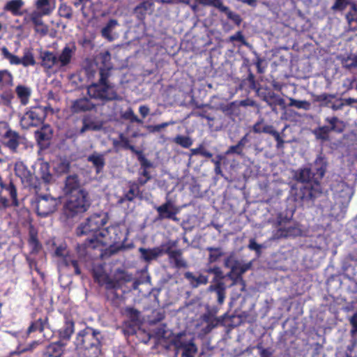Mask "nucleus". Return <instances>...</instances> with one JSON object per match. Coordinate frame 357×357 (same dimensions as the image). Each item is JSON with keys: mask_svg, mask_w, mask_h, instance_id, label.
Listing matches in <instances>:
<instances>
[{"mask_svg": "<svg viewBox=\"0 0 357 357\" xmlns=\"http://www.w3.org/2000/svg\"><path fill=\"white\" fill-rule=\"evenodd\" d=\"M314 165L316 172H312L310 168L305 167L295 171L293 175L296 181L307 184L303 192L306 199L318 198L322 193L319 183L326 173L327 162L321 154L317 155Z\"/></svg>", "mask_w": 357, "mask_h": 357, "instance_id": "obj_1", "label": "nucleus"}, {"mask_svg": "<svg viewBox=\"0 0 357 357\" xmlns=\"http://www.w3.org/2000/svg\"><path fill=\"white\" fill-rule=\"evenodd\" d=\"M107 215L105 213H97L87 218L86 222L81 225L77 229V234L82 236L92 233V237L88 238L84 243L77 245V252L80 257L85 258L91 250H94L101 245L98 236H102L100 229L106 225Z\"/></svg>", "mask_w": 357, "mask_h": 357, "instance_id": "obj_2", "label": "nucleus"}, {"mask_svg": "<svg viewBox=\"0 0 357 357\" xmlns=\"http://www.w3.org/2000/svg\"><path fill=\"white\" fill-rule=\"evenodd\" d=\"M102 340L99 330L86 326L76 334L73 344L75 349L83 355L97 357L101 351Z\"/></svg>", "mask_w": 357, "mask_h": 357, "instance_id": "obj_3", "label": "nucleus"}, {"mask_svg": "<svg viewBox=\"0 0 357 357\" xmlns=\"http://www.w3.org/2000/svg\"><path fill=\"white\" fill-rule=\"evenodd\" d=\"M99 75L98 82L89 86L87 89L89 96L92 98L105 102L121 100L114 89V86L108 80L111 73L107 69H102L99 72Z\"/></svg>", "mask_w": 357, "mask_h": 357, "instance_id": "obj_4", "label": "nucleus"}, {"mask_svg": "<svg viewBox=\"0 0 357 357\" xmlns=\"http://www.w3.org/2000/svg\"><path fill=\"white\" fill-rule=\"evenodd\" d=\"M328 125L319 126L312 130L316 139L322 142H328L330 140V133L334 132L335 133H342L345 128L344 121L340 120L337 116H328L324 119Z\"/></svg>", "mask_w": 357, "mask_h": 357, "instance_id": "obj_5", "label": "nucleus"}, {"mask_svg": "<svg viewBox=\"0 0 357 357\" xmlns=\"http://www.w3.org/2000/svg\"><path fill=\"white\" fill-rule=\"evenodd\" d=\"M294 211L291 209L287 211L286 214L280 213L278 216V223L279 228L273 234V238L278 239L283 237L296 236L300 233V230L296 227L291 225V220L293 217Z\"/></svg>", "mask_w": 357, "mask_h": 357, "instance_id": "obj_6", "label": "nucleus"}, {"mask_svg": "<svg viewBox=\"0 0 357 357\" xmlns=\"http://www.w3.org/2000/svg\"><path fill=\"white\" fill-rule=\"evenodd\" d=\"M63 191L70 201H86L88 193L80 188L78 176L75 174L66 177Z\"/></svg>", "mask_w": 357, "mask_h": 357, "instance_id": "obj_7", "label": "nucleus"}, {"mask_svg": "<svg viewBox=\"0 0 357 357\" xmlns=\"http://www.w3.org/2000/svg\"><path fill=\"white\" fill-rule=\"evenodd\" d=\"M177 350L182 351L181 357H195L197 348L192 338H188L185 333L177 334L172 340Z\"/></svg>", "mask_w": 357, "mask_h": 357, "instance_id": "obj_8", "label": "nucleus"}, {"mask_svg": "<svg viewBox=\"0 0 357 357\" xmlns=\"http://www.w3.org/2000/svg\"><path fill=\"white\" fill-rule=\"evenodd\" d=\"M176 242L169 241L165 243L164 254H167L171 264L176 268H185L188 267L187 261L183 259L181 249L173 250Z\"/></svg>", "mask_w": 357, "mask_h": 357, "instance_id": "obj_9", "label": "nucleus"}, {"mask_svg": "<svg viewBox=\"0 0 357 357\" xmlns=\"http://www.w3.org/2000/svg\"><path fill=\"white\" fill-rule=\"evenodd\" d=\"M75 332V322L72 318L68 316L64 317L63 325L59 330V340L56 342L61 344L66 348L67 343L70 341V337Z\"/></svg>", "mask_w": 357, "mask_h": 357, "instance_id": "obj_10", "label": "nucleus"}, {"mask_svg": "<svg viewBox=\"0 0 357 357\" xmlns=\"http://www.w3.org/2000/svg\"><path fill=\"white\" fill-rule=\"evenodd\" d=\"M1 51L3 58L8 60L10 64H22L24 66L26 67L33 66L36 63L33 56L30 53L26 54L22 59H20L17 56L11 54L6 47H2Z\"/></svg>", "mask_w": 357, "mask_h": 357, "instance_id": "obj_11", "label": "nucleus"}, {"mask_svg": "<svg viewBox=\"0 0 357 357\" xmlns=\"http://www.w3.org/2000/svg\"><path fill=\"white\" fill-rule=\"evenodd\" d=\"M15 174L20 178L22 183L26 187L37 188L36 177L31 173L30 170L22 163L17 165L15 167Z\"/></svg>", "mask_w": 357, "mask_h": 357, "instance_id": "obj_12", "label": "nucleus"}, {"mask_svg": "<svg viewBox=\"0 0 357 357\" xmlns=\"http://www.w3.org/2000/svg\"><path fill=\"white\" fill-rule=\"evenodd\" d=\"M89 202H64L63 213L67 218H73L86 211Z\"/></svg>", "mask_w": 357, "mask_h": 357, "instance_id": "obj_13", "label": "nucleus"}, {"mask_svg": "<svg viewBox=\"0 0 357 357\" xmlns=\"http://www.w3.org/2000/svg\"><path fill=\"white\" fill-rule=\"evenodd\" d=\"M75 51L76 46L74 43L66 45L56 55L57 68L61 69L68 66L71 63Z\"/></svg>", "mask_w": 357, "mask_h": 357, "instance_id": "obj_14", "label": "nucleus"}, {"mask_svg": "<svg viewBox=\"0 0 357 357\" xmlns=\"http://www.w3.org/2000/svg\"><path fill=\"white\" fill-rule=\"evenodd\" d=\"M42 121L40 116L36 111L30 110L26 112L20 118V125L23 129H29L30 127H36Z\"/></svg>", "mask_w": 357, "mask_h": 357, "instance_id": "obj_15", "label": "nucleus"}, {"mask_svg": "<svg viewBox=\"0 0 357 357\" xmlns=\"http://www.w3.org/2000/svg\"><path fill=\"white\" fill-rule=\"evenodd\" d=\"M160 219L176 220V215L179 208L174 204V202H165L162 205L156 208Z\"/></svg>", "mask_w": 357, "mask_h": 357, "instance_id": "obj_16", "label": "nucleus"}, {"mask_svg": "<svg viewBox=\"0 0 357 357\" xmlns=\"http://www.w3.org/2000/svg\"><path fill=\"white\" fill-rule=\"evenodd\" d=\"M217 310H208L202 316L203 321L206 324L203 328L205 334L209 333L213 328L220 323V319L216 317Z\"/></svg>", "mask_w": 357, "mask_h": 357, "instance_id": "obj_17", "label": "nucleus"}, {"mask_svg": "<svg viewBox=\"0 0 357 357\" xmlns=\"http://www.w3.org/2000/svg\"><path fill=\"white\" fill-rule=\"evenodd\" d=\"M105 286L107 291L106 296L108 299L116 302L121 298L122 296L118 292L121 287L119 281L107 278L105 280Z\"/></svg>", "mask_w": 357, "mask_h": 357, "instance_id": "obj_18", "label": "nucleus"}, {"mask_svg": "<svg viewBox=\"0 0 357 357\" xmlns=\"http://www.w3.org/2000/svg\"><path fill=\"white\" fill-rule=\"evenodd\" d=\"M4 138L6 139L4 143L5 146L13 153H17L21 140L20 134L10 129L5 133Z\"/></svg>", "mask_w": 357, "mask_h": 357, "instance_id": "obj_19", "label": "nucleus"}, {"mask_svg": "<svg viewBox=\"0 0 357 357\" xmlns=\"http://www.w3.org/2000/svg\"><path fill=\"white\" fill-rule=\"evenodd\" d=\"M263 100L275 114H278V112L277 109L278 105L280 106L282 109H285L286 107L284 100L274 92L268 93L267 95L264 96Z\"/></svg>", "mask_w": 357, "mask_h": 357, "instance_id": "obj_20", "label": "nucleus"}, {"mask_svg": "<svg viewBox=\"0 0 357 357\" xmlns=\"http://www.w3.org/2000/svg\"><path fill=\"white\" fill-rule=\"evenodd\" d=\"M164 250L165 243L152 249H146L144 248H139V252L141 254L142 258L146 261H150L164 255Z\"/></svg>", "mask_w": 357, "mask_h": 357, "instance_id": "obj_21", "label": "nucleus"}, {"mask_svg": "<svg viewBox=\"0 0 357 357\" xmlns=\"http://www.w3.org/2000/svg\"><path fill=\"white\" fill-rule=\"evenodd\" d=\"M153 3L150 1H145L137 5L134 9V14L139 20L145 19L147 14H152L154 10Z\"/></svg>", "mask_w": 357, "mask_h": 357, "instance_id": "obj_22", "label": "nucleus"}, {"mask_svg": "<svg viewBox=\"0 0 357 357\" xmlns=\"http://www.w3.org/2000/svg\"><path fill=\"white\" fill-rule=\"evenodd\" d=\"M95 107V105L87 98H79L73 102L71 109L73 113H79L90 111Z\"/></svg>", "mask_w": 357, "mask_h": 357, "instance_id": "obj_23", "label": "nucleus"}, {"mask_svg": "<svg viewBox=\"0 0 357 357\" xmlns=\"http://www.w3.org/2000/svg\"><path fill=\"white\" fill-rule=\"evenodd\" d=\"M328 215L335 220H340L344 217L347 204L345 202H331Z\"/></svg>", "mask_w": 357, "mask_h": 357, "instance_id": "obj_24", "label": "nucleus"}, {"mask_svg": "<svg viewBox=\"0 0 357 357\" xmlns=\"http://www.w3.org/2000/svg\"><path fill=\"white\" fill-rule=\"evenodd\" d=\"M82 127L79 130V134L82 135L86 131H100L102 129V123L95 121L89 116H85L82 119Z\"/></svg>", "mask_w": 357, "mask_h": 357, "instance_id": "obj_25", "label": "nucleus"}, {"mask_svg": "<svg viewBox=\"0 0 357 357\" xmlns=\"http://www.w3.org/2000/svg\"><path fill=\"white\" fill-rule=\"evenodd\" d=\"M184 277L188 280L192 288H197L200 285H204L208 282V277L201 273L198 275H195L192 272L188 271L184 273Z\"/></svg>", "mask_w": 357, "mask_h": 357, "instance_id": "obj_26", "label": "nucleus"}, {"mask_svg": "<svg viewBox=\"0 0 357 357\" xmlns=\"http://www.w3.org/2000/svg\"><path fill=\"white\" fill-rule=\"evenodd\" d=\"M65 349L62 344L53 342L46 347L42 357H61L64 354Z\"/></svg>", "mask_w": 357, "mask_h": 357, "instance_id": "obj_27", "label": "nucleus"}, {"mask_svg": "<svg viewBox=\"0 0 357 357\" xmlns=\"http://www.w3.org/2000/svg\"><path fill=\"white\" fill-rule=\"evenodd\" d=\"M37 214L45 218L54 213L57 208L56 202H36Z\"/></svg>", "mask_w": 357, "mask_h": 357, "instance_id": "obj_28", "label": "nucleus"}, {"mask_svg": "<svg viewBox=\"0 0 357 357\" xmlns=\"http://www.w3.org/2000/svg\"><path fill=\"white\" fill-rule=\"evenodd\" d=\"M312 97L314 102L319 103L320 107L330 108L336 98V94L322 93L320 94H313Z\"/></svg>", "mask_w": 357, "mask_h": 357, "instance_id": "obj_29", "label": "nucleus"}, {"mask_svg": "<svg viewBox=\"0 0 357 357\" xmlns=\"http://www.w3.org/2000/svg\"><path fill=\"white\" fill-rule=\"evenodd\" d=\"M208 291L215 293L217 302L219 305L224 303L226 297V287L224 282H218L215 284L210 285Z\"/></svg>", "mask_w": 357, "mask_h": 357, "instance_id": "obj_30", "label": "nucleus"}, {"mask_svg": "<svg viewBox=\"0 0 357 357\" xmlns=\"http://www.w3.org/2000/svg\"><path fill=\"white\" fill-rule=\"evenodd\" d=\"M238 268L236 271V274L234 275V278L231 279L233 282L231 285H240V290L241 291H245V281L242 278V274H243L245 271H247L250 268L249 264H242L240 261L238 262Z\"/></svg>", "mask_w": 357, "mask_h": 357, "instance_id": "obj_31", "label": "nucleus"}, {"mask_svg": "<svg viewBox=\"0 0 357 357\" xmlns=\"http://www.w3.org/2000/svg\"><path fill=\"white\" fill-rule=\"evenodd\" d=\"M105 154L93 152L87 158V160L91 162L96 168L97 174L101 172L105 165Z\"/></svg>", "mask_w": 357, "mask_h": 357, "instance_id": "obj_32", "label": "nucleus"}, {"mask_svg": "<svg viewBox=\"0 0 357 357\" xmlns=\"http://www.w3.org/2000/svg\"><path fill=\"white\" fill-rule=\"evenodd\" d=\"M41 66L47 69H51L53 67L57 68L56 54L52 52L45 51L41 52Z\"/></svg>", "mask_w": 357, "mask_h": 357, "instance_id": "obj_33", "label": "nucleus"}, {"mask_svg": "<svg viewBox=\"0 0 357 357\" xmlns=\"http://www.w3.org/2000/svg\"><path fill=\"white\" fill-rule=\"evenodd\" d=\"M44 15H45L33 10L25 15L23 22L26 25L31 24L35 28L38 25H42L43 16Z\"/></svg>", "mask_w": 357, "mask_h": 357, "instance_id": "obj_34", "label": "nucleus"}, {"mask_svg": "<svg viewBox=\"0 0 357 357\" xmlns=\"http://www.w3.org/2000/svg\"><path fill=\"white\" fill-rule=\"evenodd\" d=\"M35 137L38 143L48 141L52 135V130L49 125H44L35 131Z\"/></svg>", "mask_w": 357, "mask_h": 357, "instance_id": "obj_35", "label": "nucleus"}, {"mask_svg": "<svg viewBox=\"0 0 357 357\" xmlns=\"http://www.w3.org/2000/svg\"><path fill=\"white\" fill-rule=\"evenodd\" d=\"M238 262L234 256V255L231 254L229 257H227L225 259V266L226 268H230L231 271L227 273V277H228L229 279H234V275L236 274V271L238 269Z\"/></svg>", "mask_w": 357, "mask_h": 357, "instance_id": "obj_36", "label": "nucleus"}, {"mask_svg": "<svg viewBox=\"0 0 357 357\" xmlns=\"http://www.w3.org/2000/svg\"><path fill=\"white\" fill-rule=\"evenodd\" d=\"M15 92L20 100L21 104L23 105H27L31 94V89L24 85H18L15 88Z\"/></svg>", "mask_w": 357, "mask_h": 357, "instance_id": "obj_37", "label": "nucleus"}, {"mask_svg": "<svg viewBox=\"0 0 357 357\" xmlns=\"http://www.w3.org/2000/svg\"><path fill=\"white\" fill-rule=\"evenodd\" d=\"M38 176L45 183H50L53 181V176L50 172V165L47 162H42L39 164Z\"/></svg>", "mask_w": 357, "mask_h": 357, "instance_id": "obj_38", "label": "nucleus"}, {"mask_svg": "<svg viewBox=\"0 0 357 357\" xmlns=\"http://www.w3.org/2000/svg\"><path fill=\"white\" fill-rule=\"evenodd\" d=\"M345 18L348 24V30L351 31H355L357 30V27L352 26L353 22H357V4L355 3H351L350 10L346 14Z\"/></svg>", "mask_w": 357, "mask_h": 357, "instance_id": "obj_39", "label": "nucleus"}, {"mask_svg": "<svg viewBox=\"0 0 357 357\" xmlns=\"http://www.w3.org/2000/svg\"><path fill=\"white\" fill-rule=\"evenodd\" d=\"M36 12H40L45 15H50L54 9V5H52L50 0H36L35 3Z\"/></svg>", "mask_w": 357, "mask_h": 357, "instance_id": "obj_40", "label": "nucleus"}, {"mask_svg": "<svg viewBox=\"0 0 357 357\" xmlns=\"http://www.w3.org/2000/svg\"><path fill=\"white\" fill-rule=\"evenodd\" d=\"M262 132L269 134L272 135L275 141L277 142L276 147L278 149L283 148L284 141L280 137V133L274 128V127L271 125H264L261 130Z\"/></svg>", "mask_w": 357, "mask_h": 357, "instance_id": "obj_41", "label": "nucleus"}, {"mask_svg": "<svg viewBox=\"0 0 357 357\" xmlns=\"http://www.w3.org/2000/svg\"><path fill=\"white\" fill-rule=\"evenodd\" d=\"M47 317H45L44 319L40 318L33 321L27 328L26 335H29L31 333L36 331L42 333L47 327Z\"/></svg>", "mask_w": 357, "mask_h": 357, "instance_id": "obj_42", "label": "nucleus"}, {"mask_svg": "<svg viewBox=\"0 0 357 357\" xmlns=\"http://www.w3.org/2000/svg\"><path fill=\"white\" fill-rule=\"evenodd\" d=\"M24 5L22 0H10L6 3L4 6V10L10 12L14 15H20L22 13L20 9Z\"/></svg>", "mask_w": 357, "mask_h": 357, "instance_id": "obj_43", "label": "nucleus"}, {"mask_svg": "<svg viewBox=\"0 0 357 357\" xmlns=\"http://www.w3.org/2000/svg\"><path fill=\"white\" fill-rule=\"evenodd\" d=\"M117 25L118 21L116 20H110L101 31L102 37L109 41H112L114 40V36H112V33Z\"/></svg>", "mask_w": 357, "mask_h": 357, "instance_id": "obj_44", "label": "nucleus"}, {"mask_svg": "<svg viewBox=\"0 0 357 357\" xmlns=\"http://www.w3.org/2000/svg\"><path fill=\"white\" fill-rule=\"evenodd\" d=\"M140 325L141 324L125 320L122 326V332L126 336L133 335L139 329Z\"/></svg>", "mask_w": 357, "mask_h": 357, "instance_id": "obj_45", "label": "nucleus"}, {"mask_svg": "<svg viewBox=\"0 0 357 357\" xmlns=\"http://www.w3.org/2000/svg\"><path fill=\"white\" fill-rule=\"evenodd\" d=\"M218 10L220 12L225 13L227 18L231 20L236 25L239 26L242 22V18L241 16L238 14L231 11L229 7L225 6L223 3L220 6Z\"/></svg>", "mask_w": 357, "mask_h": 357, "instance_id": "obj_46", "label": "nucleus"}, {"mask_svg": "<svg viewBox=\"0 0 357 357\" xmlns=\"http://www.w3.org/2000/svg\"><path fill=\"white\" fill-rule=\"evenodd\" d=\"M29 245L31 247V252L33 253L38 252L41 248V245L37 238V232L32 226L29 229Z\"/></svg>", "mask_w": 357, "mask_h": 357, "instance_id": "obj_47", "label": "nucleus"}, {"mask_svg": "<svg viewBox=\"0 0 357 357\" xmlns=\"http://www.w3.org/2000/svg\"><path fill=\"white\" fill-rule=\"evenodd\" d=\"M124 314L126 317V321L141 324L140 312L134 307H126L124 310Z\"/></svg>", "mask_w": 357, "mask_h": 357, "instance_id": "obj_48", "label": "nucleus"}, {"mask_svg": "<svg viewBox=\"0 0 357 357\" xmlns=\"http://www.w3.org/2000/svg\"><path fill=\"white\" fill-rule=\"evenodd\" d=\"M61 265H63L65 266H72L74 268L75 273L76 275H79L81 273L80 269L78 266L77 261L73 259L71 256L66 255V256L63 257L61 261Z\"/></svg>", "mask_w": 357, "mask_h": 357, "instance_id": "obj_49", "label": "nucleus"}, {"mask_svg": "<svg viewBox=\"0 0 357 357\" xmlns=\"http://www.w3.org/2000/svg\"><path fill=\"white\" fill-rule=\"evenodd\" d=\"M206 250L209 252V263L217 261L224 255L221 248L208 247Z\"/></svg>", "mask_w": 357, "mask_h": 357, "instance_id": "obj_50", "label": "nucleus"}, {"mask_svg": "<svg viewBox=\"0 0 357 357\" xmlns=\"http://www.w3.org/2000/svg\"><path fill=\"white\" fill-rule=\"evenodd\" d=\"M289 107H295L297 109H302L308 111L311 108V103L307 100H296L293 98H289Z\"/></svg>", "mask_w": 357, "mask_h": 357, "instance_id": "obj_51", "label": "nucleus"}, {"mask_svg": "<svg viewBox=\"0 0 357 357\" xmlns=\"http://www.w3.org/2000/svg\"><path fill=\"white\" fill-rule=\"evenodd\" d=\"M100 58L101 59V62L103 65L102 68H100L99 72L102 69H107L110 73L111 69L112 68L111 64V54L109 51H106L100 54Z\"/></svg>", "mask_w": 357, "mask_h": 357, "instance_id": "obj_52", "label": "nucleus"}, {"mask_svg": "<svg viewBox=\"0 0 357 357\" xmlns=\"http://www.w3.org/2000/svg\"><path fill=\"white\" fill-rule=\"evenodd\" d=\"M121 117L125 120H128L131 123H143V121L137 117L134 113L132 109L129 107L126 111L121 114Z\"/></svg>", "mask_w": 357, "mask_h": 357, "instance_id": "obj_53", "label": "nucleus"}, {"mask_svg": "<svg viewBox=\"0 0 357 357\" xmlns=\"http://www.w3.org/2000/svg\"><path fill=\"white\" fill-rule=\"evenodd\" d=\"M174 142L185 149L189 148L192 144V140L188 136L177 135L174 139Z\"/></svg>", "mask_w": 357, "mask_h": 357, "instance_id": "obj_54", "label": "nucleus"}, {"mask_svg": "<svg viewBox=\"0 0 357 357\" xmlns=\"http://www.w3.org/2000/svg\"><path fill=\"white\" fill-rule=\"evenodd\" d=\"M58 13L59 16L67 19H71L73 16V9L70 6L66 3H61L59 8Z\"/></svg>", "mask_w": 357, "mask_h": 357, "instance_id": "obj_55", "label": "nucleus"}, {"mask_svg": "<svg viewBox=\"0 0 357 357\" xmlns=\"http://www.w3.org/2000/svg\"><path fill=\"white\" fill-rule=\"evenodd\" d=\"M175 124V121H168V122H164V123H162L160 124H158V125H154V126H152V125H150V126H146V128L147 130L151 132V133H155V132H159L161 131L162 129H164L166 127L169 126H171V125H174Z\"/></svg>", "mask_w": 357, "mask_h": 357, "instance_id": "obj_56", "label": "nucleus"}, {"mask_svg": "<svg viewBox=\"0 0 357 357\" xmlns=\"http://www.w3.org/2000/svg\"><path fill=\"white\" fill-rule=\"evenodd\" d=\"M107 231L109 234L112 233L116 235L114 241L116 242H123L126 238L125 234L121 231L120 227L118 226L109 228Z\"/></svg>", "mask_w": 357, "mask_h": 357, "instance_id": "obj_57", "label": "nucleus"}, {"mask_svg": "<svg viewBox=\"0 0 357 357\" xmlns=\"http://www.w3.org/2000/svg\"><path fill=\"white\" fill-rule=\"evenodd\" d=\"M343 64L349 70L357 69V55L347 56L344 59Z\"/></svg>", "mask_w": 357, "mask_h": 357, "instance_id": "obj_58", "label": "nucleus"}, {"mask_svg": "<svg viewBox=\"0 0 357 357\" xmlns=\"http://www.w3.org/2000/svg\"><path fill=\"white\" fill-rule=\"evenodd\" d=\"M348 5H351V2L349 0H335V3L331 9L334 12L342 11Z\"/></svg>", "mask_w": 357, "mask_h": 357, "instance_id": "obj_59", "label": "nucleus"}, {"mask_svg": "<svg viewBox=\"0 0 357 357\" xmlns=\"http://www.w3.org/2000/svg\"><path fill=\"white\" fill-rule=\"evenodd\" d=\"M342 191L340 194V198L349 201L353 196L354 191L349 185L343 184Z\"/></svg>", "mask_w": 357, "mask_h": 357, "instance_id": "obj_60", "label": "nucleus"}, {"mask_svg": "<svg viewBox=\"0 0 357 357\" xmlns=\"http://www.w3.org/2000/svg\"><path fill=\"white\" fill-rule=\"evenodd\" d=\"M38 344V342L37 341H33L32 342L31 344H29L27 346H26L25 347L20 349L19 348L13 351V352H10V357L14 356V355H19L22 353H24V352H26V351H31L33 350L34 348H36V347Z\"/></svg>", "mask_w": 357, "mask_h": 357, "instance_id": "obj_61", "label": "nucleus"}, {"mask_svg": "<svg viewBox=\"0 0 357 357\" xmlns=\"http://www.w3.org/2000/svg\"><path fill=\"white\" fill-rule=\"evenodd\" d=\"M349 321L351 326V336H356L357 335V311L349 318Z\"/></svg>", "mask_w": 357, "mask_h": 357, "instance_id": "obj_62", "label": "nucleus"}, {"mask_svg": "<svg viewBox=\"0 0 357 357\" xmlns=\"http://www.w3.org/2000/svg\"><path fill=\"white\" fill-rule=\"evenodd\" d=\"M155 333L158 337H166L168 335V329L166 324H162L155 329Z\"/></svg>", "mask_w": 357, "mask_h": 357, "instance_id": "obj_63", "label": "nucleus"}, {"mask_svg": "<svg viewBox=\"0 0 357 357\" xmlns=\"http://www.w3.org/2000/svg\"><path fill=\"white\" fill-rule=\"evenodd\" d=\"M345 105L344 100L342 98H336L334 100L331 107H330L333 111L336 112L342 110Z\"/></svg>", "mask_w": 357, "mask_h": 357, "instance_id": "obj_64", "label": "nucleus"}]
</instances>
